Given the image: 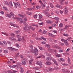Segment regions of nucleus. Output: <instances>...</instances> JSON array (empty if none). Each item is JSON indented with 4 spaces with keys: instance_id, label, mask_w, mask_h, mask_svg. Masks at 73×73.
Listing matches in <instances>:
<instances>
[{
    "instance_id": "nucleus-1",
    "label": "nucleus",
    "mask_w": 73,
    "mask_h": 73,
    "mask_svg": "<svg viewBox=\"0 0 73 73\" xmlns=\"http://www.w3.org/2000/svg\"><path fill=\"white\" fill-rule=\"evenodd\" d=\"M22 62L21 64L23 65H24L26 64V59L25 58H23L22 59Z\"/></svg>"
},
{
    "instance_id": "nucleus-2",
    "label": "nucleus",
    "mask_w": 73,
    "mask_h": 73,
    "mask_svg": "<svg viewBox=\"0 0 73 73\" xmlns=\"http://www.w3.org/2000/svg\"><path fill=\"white\" fill-rule=\"evenodd\" d=\"M63 12L66 15H67L68 13V8L67 7H65L64 10Z\"/></svg>"
},
{
    "instance_id": "nucleus-3",
    "label": "nucleus",
    "mask_w": 73,
    "mask_h": 73,
    "mask_svg": "<svg viewBox=\"0 0 73 73\" xmlns=\"http://www.w3.org/2000/svg\"><path fill=\"white\" fill-rule=\"evenodd\" d=\"M36 63L37 65H39V66L41 68L42 67V62H37Z\"/></svg>"
},
{
    "instance_id": "nucleus-4",
    "label": "nucleus",
    "mask_w": 73,
    "mask_h": 73,
    "mask_svg": "<svg viewBox=\"0 0 73 73\" xmlns=\"http://www.w3.org/2000/svg\"><path fill=\"white\" fill-rule=\"evenodd\" d=\"M23 29L25 31H26V32H29L30 31V30L29 29V27H23Z\"/></svg>"
},
{
    "instance_id": "nucleus-5",
    "label": "nucleus",
    "mask_w": 73,
    "mask_h": 73,
    "mask_svg": "<svg viewBox=\"0 0 73 73\" xmlns=\"http://www.w3.org/2000/svg\"><path fill=\"white\" fill-rule=\"evenodd\" d=\"M8 49H9V50H11L12 52H14V51H16L15 50V48H14L11 47H8L7 48Z\"/></svg>"
},
{
    "instance_id": "nucleus-6",
    "label": "nucleus",
    "mask_w": 73,
    "mask_h": 73,
    "mask_svg": "<svg viewBox=\"0 0 73 73\" xmlns=\"http://www.w3.org/2000/svg\"><path fill=\"white\" fill-rule=\"evenodd\" d=\"M17 37L18 38V41H21V36L19 35H17Z\"/></svg>"
},
{
    "instance_id": "nucleus-7",
    "label": "nucleus",
    "mask_w": 73,
    "mask_h": 73,
    "mask_svg": "<svg viewBox=\"0 0 73 73\" xmlns=\"http://www.w3.org/2000/svg\"><path fill=\"white\" fill-rule=\"evenodd\" d=\"M10 25L11 26H13V27H15L16 28H19V26L16 25L15 24H13V23H10Z\"/></svg>"
},
{
    "instance_id": "nucleus-8",
    "label": "nucleus",
    "mask_w": 73,
    "mask_h": 73,
    "mask_svg": "<svg viewBox=\"0 0 73 73\" xmlns=\"http://www.w3.org/2000/svg\"><path fill=\"white\" fill-rule=\"evenodd\" d=\"M64 44L65 45H69V42H68V41L67 40H64Z\"/></svg>"
},
{
    "instance_id": "nucleus-9",
    "label": "nucleus",
    "mask_w": 73,
    "mask_h": 73,
    "mask_svg": "<svg viewBox=\"0 0 73 73\" xmlns=\"http://www.w3.org/2000/svg\"><path fill=\"white\" fill-rule=\"evenodd\" d=\"M17 20L18 21H20L21 22H23V20L21 18H17Z\"/></svg>"
},
{
    "instance_id": "nucleus-10",
    "label": "nucleus",
    "mask_w": 73,
    "mask_h": 73,
    "mask_svg": "<svg viewBox=\"0 0 73 73\" xmlns=\"http://www.w3.org/2000/svg\"><path fill=\"white\" fill-rule=\"evenodd\" d=\"M43 13H45V14H46V16H47V17H49V16H50V15H49V13H46V12H45V11H43Z\"/></svg>"
},
{
    "instance_id": "nucleus-11",
    "label": "nucleus",
    "mask_w": 73,
    "mask_h": 73,
    "mask_svg": "<svg viewBox=\"0 0 73 73\" xmlns=\"http://www.w3.org/2000/svg\"><path fill=\"white\" fill-rule=\"evenodd\" d=\"M35 6H33V8H27V9L28 10V11H30L31 10H32V9H35Z\"/></svg>"
},
{
    "instance_id": "nucleus-12",
    "label": "nucleus",
    "mask_w": 73,
    "mask_h": 73,
    "mask_svg": "<svg viewBox=\"0 0 73 73\" xmlns=\"http://www.w3.org/2000/svg\"><path fill=\"white\" fill-rule=\"evenodd\" d=\"M5 16H6V17H9V18H11L12 17L11 16V15L9 14H5Z\"/></svg>"
},
{
    "instance_id": "nucleus-13",
    "label": "nucleus",
    "mask_w": 73,
    "mask_h": 73,
    "mask_svg": "<svg viewBox=\"0 0 73 73\" xmlns=\"http://www.w3.org/2000/svg\"><path fill=\"white\" fill-rule=\"evenodd\" d=\"M45 64L46 65H51V63L50 62H47Z\"/></svg>"
},
{
    "instance_id": "nucleus-14",
    "label": "nucleus",
    "mask_w": 73,
    "mask_h": 73,
    "mask_svg": "<svg viewBox=\"0 0 73 73\" xmlns=\"http://www.w3.org/2000/svg\"><path fill=\"white\" fill-rule=\"evenodd\" d=\"M48 4L50 5V7L52 8H54V7H53V6L52 3H48Z\"/></svg>"
},
{
    "instance_id": "nucleus-15",
    "label": "nucleus",
    "mask_w": 73,
    "mask_h": 73,
    "mask_svg": "<svg viewBox=\"0 0 73 73\" xmlns=\"http://www.w3.org/2000/svg\"><path fill=\"white\" fill-rule=\"evenodd\" d=\"M21 69V73H23L24 72V69H23V68L22 67H21L20 68Z\"/></svg>"
},
{
    "instance_id": "nucleus-16",
    "label": "nucleus",
    "mask_w": 73,
    "mask_h": 73,
    "mask_svg": "<svg viewBox=\"0 0 73 73\" xmlns=\"http://www.w3.org/2000/svg\"><path fill=\"white\" fill-rule=\"evenodd\" d=\"M4 3L5 4V5H8V6H9V3L7 1H4Z\"/></svg>"
},
{
    "instance_id": "nucleus-17",
    "label": "nucleus",
    "mask_w": 73,
    "mask_h": 73,
    "mask_svg": "<svg viewBox=\"0 0 73 73\" xmlns=\"http://www.w3.org/2000/svg\"><path fill=\"white\" fill-rule=\"evenodd\" d=\"M46 22L48 23H49V24H52L53 23V21H47Z\"/></svg>"
},
{
    "instance_id": "nucleus-18",
    "label": "nucleus",
    "mask_w": 73,
    "mask_h": 73,
    "mask_svg": "<svg viewBox=\"0 0 73 73\" xmlns=\"http://www.w3.org/2000/svg\"><path fill=\"white\" fill-rule=\"evenodd\" d=\"M33 69H35V70H39L40 69V68L37 67H33Z\"/></svg>"
},
{
    "instance_id": "nucleus-19",
    "label": "nucleus",
    "mask_w": 73,
    "mask_h": 73,
    "mask_svg": "<svg viewBox=\"0 0 73 73\" xmlns=\"http://www.w3.org/2000/svg\"><path fill=\"white\" fill-rule=\"evenodd\" d=\"M56 7L57 8H61L62 7L59 5H56Z\"/></svg>"
},
{
    "instance_id": "nucleus-20",
    "label": "nucleus",
    "mask_w": 73,
    "mask_h": 73,
    "mask_svg": "<svg viewBox=\"0 0 73 73\" xmlns=\"http://www.w3.org/2000/svg\"><path fill=\"white\" fill-rule=\"evenodd\" d=\"M45 46L47 48H49L50 47V45L48 44H46L45 45Z\"/></svg>"
},
{
    "instance_id": "nucleus-21",
    "label": "nucleus",
    "mask_w": 73,
    "mask_h": 73,
    "mask_svg": "<svg viewBox=\"0 0 73 73\" xmlns=\"http://www.w3.org/2000/svg\"><path fill=\"white\" fill-rule=\"evenodd\" d=\"M9 40H11V41H13L14 40V38L12 37H10L9 38Z\"/></svg>"
},
{
    "instance_id": "nucleus-22",
    "label": "nucleus",
    "mask_w": 73,
    "mask_h": 73,
    "mask_svg": "<svg viewBox=\"0 0 73 73\" xmlns=\"http://www.w3.org/2000/svg\"><path fill=\"white\" fill-rule=\"evenodd\" d=\"M33 60L32 59L30 60L29 62V64H32V61H33Z\"/></svg>"
},
{
    "instance_id": "nucleus-23",
    "label": "nucleus",
    "mask_w": 73,
    "mask_h": 73,
    "mask_svg": "<svg viewBox=\"0 0 73 73\" xmlns=\"http://www.w3.org/2000/svg\"><path fill=\"white\" fill-rule=\"evenodd\" d=\"M68 62L69 64H70V58L69 57H68Z\"/></svg>"
},
{
    "instance_id": "nucleus-24",
    "label": "nucleus",
    "mask_w": 73,
    "mask_h": 73,
    "mask_svg": "<svg viewBox=\"0 0 73 73\" xmlns=\"http://www.w3.org/2000/svg\"><path fill=\"white\" fill-rule=\"evenodd\" d=\"M31 29V30H32V31H35V28L33 27H31V26H29V29Z\"/></svg>"
},
{
    "instance_id": "nucleus-25",
    "label": "nucleus",
    "mask_w": 73,
    "mask_h": 73,
    "mask_svg": "<svg viewBox=\"0 0 73 73\" xmlns=\"http://www.w3.org/2000/svg\"><path fill=\"white\" fill-rule=\"evenodd\" d=\"M18 15L19 16H20V17H23V18L24 17V15H22L21 14H18Z\"/></svg>"
},
{
    "instance_id": "nucleus-26",
    "label": "nucleus",
    "mask_w": 73,
    "mask_h": 73,
    "mask_svg": "<svg viewBox=\"0 0 73 73\" xmlns=\"http://www.w3.org/2000/svg\"><path fill=\"white\" fill-rule=\"evenodd\" d=\"M4 52L5 53V54L8 53V50H5L4 51Z\"/></svg>"
},
{
    "instance_id": "nucleus-27",
    "label": "nucleus",
    "mask_w": 73,
    "mask_h": 73,
    "mask_svg": "<svg viewBox=\"0 0 73 73\" xmlns=\"http://www.w3.org/2000/svg\"><path fill=\"white\" fill-rule=\"evenodd\" d=\"M63 35L64 36H66L67 37H68L69 36V35L65 33Z\"/></svg>"
},
{
    "instance_id": "nucleus-28",
    "label": "nucleus",
    "mask_w": 73,
    "mask_h": 73,
    "mask_svg": "<svg viewBox=\"0 0 73 73\" xmlns=\"http://www.w3.org/2000/svg\"><path fill=\"white\" fill-rule=\"evenodd\" d=\"M59 27L60 28H62L63 27V24L62 23H60L59 25Z\"/></svg>"
},
{
    "instance_id": "nucleus-29",
    "label": "nucleus",
    "mask_w": 73,
    "mask_h": 73,
    "mask_svg": "<svg viewBox=\"0 0 73 73\" xmlns=\"http://www.w3.org/2000/svg\"><path fill=\"white\" fill-rule=\"evenodd\" d=\"M52 27H56L57 26V25L55 24H53L52 25Z\"/></svg>"
},
{
    "instance_id": "nucleus-30",
    "label": "nucleus",
    "mask_w": 73,
    "mask_h": 73,
    "mask_svg": "<svg viewBox=\"0 0 73 73\" xmlns=\"http://www.w3.org/2000/svg\"><path fill=\"white\" fill-rule=\"evenodd\" d=\"M46 60L48 61H50L51 60V58L49 57H47L46 58Z\"/></svg>"
},
{
    "instance_id": "nucleus-31",
    "label": "nucleus",
    "mask_w": 73,
    "mask_h": 73,
    "mask_svg": "<svg viewBox=\"0 0 73 73\" xmlns=\"http://www.w3.org/2000/svg\"><path fill=\"white\" fill-rule=\"evenodd\" d=\"M20 32V30H19L17 31H16L15 32V33H17V34H18L19 33V32Z\"/></svg>"
},
{
    "instance_id": "nucleus-32",
    "label": "nucleus",
    "mask_w": 73,
    "mask_h": 73,
    "mask_svg": "<svg viewBox=\"0 0 73 73\" xmlns=\"http://www.w3.org/2000/svg\"><path fill=\"white\" fill-rule=\"evenodd\" d=\"M54 19L55 20H59V18L58 17H56L54 18Z\"/></svg>"
},
{
    "instance_id": "nucleus-33",
    "label": "nucleus",
    "mask_w": 73,
    "mask_h": 73,
    "mask_svg": "<svg viewBox=\"0 0 73 73\" xmlns=\"http://www.w3.org/2000/svg\"><path fill=\"white\" fill-rule=\"evenodd\" d=\"M32 52V53H34V54H35V55H37V52H35V51L33 50Z\"/></svg>"
},
{
    "instance_id": "nucleus-34",
    "label": "nucleus",
    "mask_w": 73,
    "mask_h": 73,
    "mask_svg": "<svg viewBox=\"0 0 73 73\" xmlns=\"http://www.w3.org/2000/svg\"><path fill=\"white\" fill-rule=\"evenodd\" d=\"M60 60L61 61H62L63 62L65 61V60L62 58H60Z\"/></svg>"
},
{
    "instance_id": "nucleus-35",
    "label": "nucleus",
    "mask_w": 73,
    "mask_h": 73,
    "mask_svg": "<svg viewBox=\"0 0 73 73\" xmlns=\"http://www.w3.org/2000/svg\"><path fill=\"white\" fill-rule=\"evenodd\" d=\"M71 39H72V38L70 37H68V38H67L66 40H68V41H70V40Z\"/></svg>"
},
{
    "instance_id": "nucleus-36",
    "label": "nucleus",
    "mask_w": 73,
    "mask_h": 73,
    "mask_svg": "<svg viewBox=\"0 0 73 73\" xmlns=\"http://www.w3.org/2000/svg\"><path fill=\"white\" fill-rule=\"evenodd\" d=\"M41 38H42V39H43V40L44 41H46V38H44L43 36H41Z\"/></svg>"
},
{
    "instance_id": "nucleus-37",
    "label": "nucleus",
    "mask_w": 73,
    "mask_h": 73,
    "mask_svg": "<svg viewBox=\"0 0 73 73\" xmlns=\"http://www.w3.org/2000/svg\"><path fill=\"white\" fill-rule=\"evenodd\" d=\"M10 14L11 15V16H13V17H14V16H15V15H14V14L12 12H10Z\"/></svg>"
},
{
    "instance_id": "nucleus-38",
    "label": "nucleus",
    "mask_w": 73,
    "mask_h": 73,
    "mask_svg": "<svg viewBox=\"0 0 73 73\" xmlns=\"http://www.w3.org/2000/svg\"><path fill=\"white\" fill-rule=\"evenodd\" d=\"M69 27V26L66 25L65 26V28L64 29H68Z\"/></svg>"
},
{
    "instance_id": "nucleus-39",
    "label": "nucleus",
    "mask_w": 73,
    "mask_h": 73,
    "mask_svg": "<svg viewBox=\"0 0 73 73\" xmlns=\"http://www.w3.org/2000/svg\"><path fill=\"white\" fill-rule=\"evenodd\" d=\"M36 8L37 9H40L41 8V6H37L36 7Z\"/></svg>"
},
{
    "instance_id": "nucleus-40",
    "label": "nucleus",
    "mask_w": 73,
    "mask_h": 73,
    "mask_svg": "<svg viewBox=\"0 0 73 73\" xmlns=\"http://www.w3.org/2000/svg\"><path fill=\"white\" fill-rule=\"evenodd\" d=\"M63 55H69V53H66L65 54V53H63Z\"/></svg>"
},
{
    "instance_id": "nucleus-41",
    "label": "nucleus",
    "mask_w": 73,
    "mask_h": 73,
    "mask_svg": "<svg viewBox=\"0 0 73 73\" xmlns=\"http://www.w3.org/2000/svg\"><path fill=\"white\" fill-rule=\"evenodd\" d=\"M9 5H11V6H13V5H12V1H10L9 2Z\"/></svg>"
},
{
    "instance_id": "nucleus-42",
    "label": "nucleus",
    "mask_w": 73,
    "mask_h": 73,
    "mask_svg": "<svg viewBox=\"0 0 73 73\" xmlns=\"http://www.w3.org/2000/svg\"><path fill=\"white\" fill-rule=\"evenodd\" d=\"M42 17V15H39V19H41Z\"/></svg>"
},
{
    "instance_id": "nucleus-43",
    "label": "nucleus",
    "mask_w": 73,
    "mask_h": 73,
    "mask_svg": "<svg viewBox=\"0 0 73 73\" xmlns=\"http://www.w3.org/2000/svg\"><path fill=\"white\" fill-rule=\"evenodd\" d=\"M11 35L12 37H15V35L13 33H12L11 34Z\"/></svg>"
},
{
    "instance_id": "nucleus-44",
    "label": "nucleus",
    "mask_w": 73,
    "mask_h": 73,
    "mask_svg": "<svg viewBox=\"0 0 73 73\" xmlns=\"http://www.w3.org/2000/svg\"><path fill=\"white\" fill-rule=\"evenodd\" d=\"M34 18H35V19H37V14L34 15Z\"/></svg>"
},
{
    "instance_id": "nucleus-45",
    "label": "nucleus",
    "mask_w": 73,
    "mask_h": 73,
    "mask_svg": "<svg viewBox=\"0 0 73 73\" xmlns=\"http://www.w3.org/2000/svg\"><path fill=\"white\" fill-rule=\"evenodd\" d=\"M23 25H26L27 26L28 25V24L27 23H26V22H24L23 23Z\"/></svg>"
},
{
    "instance_id": "nucleus-46",
    "label": "nucleus",
    "mask_w": 73,
    "mask_h": 73,
    "mask_svg": "<svg viewBox=\"0 0 73 73\" xmlns=\"http://www.w3.org/2000/svg\"><path fill=\"white\" fill-rule=\"evenodd\" d=\"M66 70L64 69H63L62 70V71L63 72H64V73H65V72H66Z\"/></svg>"
},
{
    "instance_id": "nucleus-47",
    "label": "nucleus",
    "mask_w": 73,
    "mask_h": 73,
    "mask_svg": "<svg viewBox=\"0 0 73 73\" xmlns=\"http://www.w3.org/2000/svg\"><path fill=\"white\" fill-rule=\"evenodd\" d=\"M36 40H41V39L40 38H39L37 37H36Z\"/></svg>"
},
{
    "instance_id": "nucleus-48",
    "label": "nucleus",
    "mask_w": 73,
    "mask_h": 73,
    "mask_svg": "<svg viewBox=\"0 0 73 73\" xmlns=\"http://www.w3.org/2000/svg\"><path fill=\"white\" fill-rule=\"evenodd\" d=\"M35 52H36V53H37V52H38V50H37V49L36 48H35Z\"/></svg>"
},
{
    "instance_id": "nucleus-49",
    "label": "nucleus",
    "mask_w": 73,
    "mask_h": 73,
    "mask_svg": "<svg viewBox=\"0 0 73 73\" xmlns=\"http://www.w3.org/2000/svg\"><path fill=\"white\" fill-rule=\"evenodd\" d=\"M43 33L44 34H46V33H47V31H44L43 32Z\"/></svg>"
},
{
    "instance_id": "nucleus-50",
    "label": "nucleus",
    "mask_w": 73,
    "mask_h": 73,
    "mask_svg": "<svg viewBox=\"0 0 73 73\" xmlns=\"http://www.w3.org/2000/svg\"><path fill=\"white\" fill-rule=\"evenodd\" d=\"M52 32H54V33H57V32L56 30H53L52 31Z\"/></svg>"
},
{
    "instance_id": "nucleus-51",
    "label": "nucleus",
    "mask_w": 73,
    "mask_h": 73,
    "mask_svg": "<svg viewBox=\"0 0 73 73\" xmlns=\"http://www.w3.org/2000/svg\"><path fill=\"white\" fill-rule=\"evenodd\" d=\"M30 48L31 49V50H33V45H31V46H30Z\"/></svg>"
},
{
    "instance_id": "nucleus-52",
    "label": "nucleus",
    "mask_w": 73,
    "mask_h": 73,
    "mask_svg": "<svg viewBox=\"0 0 73 73\" xmlns=\"http://www.w3.org/2000/svg\"><path fill=\"white\" fill-rule=\"evenodd\" d=\"M16 47H17V48H19V47H20V46H19V44H16Z\"/></svg>"
},
{
    "instance_id": "nucleus-53",
    "label": "nucleus",
    "mask_w": 73,
    "mask_h": 73,
    "mask_svg": "<svg viewBox=\"0 0 73 73\" xmlns=\"http://www.w3.org/2000/svg\"><path fill=\"white\" fill-rule=\"evenodd\" d=\"M7 42V44H10V45H11L12 44V43H11V42H10L9 41Z\"/></svg>"
},
{
    "instance_id": "nucleus-54",
    "label": "nucleus",
    "mask_w": 73,
    "mask_h": 73,
    "mask_svg": "<svg viewBox=\"0 0 73 73\" xmlns=\"http://www.w3.org/2000/svg\"><path fill=\"white\" fill-rule=\"evenodd\" d=\"M1 33H2V34H3V35H6V36H8V34H7L5 33H4L3 32H2Z\"/></svg>"
},
{
    "instance_id": "nucleus-55",
    "label": "nucleus",
    "mask_w": 73,
    "mask_h": 73,
    "mask_svg": "<svg viewBox=\"0 0 73 73\" xmlns=\"http://www.w3.org/2000/svg\"><path fill=\"white\" fill-rule=\"evenodd\" d=\"M14 4L15 5V8H17V6H18V5L16 4V3H14Z\"/></svg>"
},
{
    "instance_id": "nucleus-56",
    "label": "nucleus",
    "mask_w": 73,
    "mask_h": 73,
    "mask_svg": "<svg viewBox=\"0 0 73 73\" xmlns=\"http://www.w3.org/2000/svg\"><path fill=\"white\" fill-rule=\"evenodd\" d=\"M52 34L51 33H50L48 34V35L49 36H50L51 37H52Z\"/></svg>"
},
{
    "instance_id": "nucleus-57",
    "label": "nucleus",
    "mask_w": 73,
    "mask_h": 73,
    "mask_svg": "<svg viewBox=\"0 0 73 73\" xmlns=\"http://www.w3.org/2000/svg\"><path fill=\"white\" fill-rule=\"evenodd\" d=\"M53 68H49V72H52V70H53Z\"/></svg>"
},
{
    "instance_id": "nucleus-58",
    "label": "nucleus",
    "mask_w": 73,
    "mask_h": 73,
    "mask_svg": "<svg viewBox=\"0 0 73 73\" xmlns=\"http://www.w3.org/2000/svg\"><path fill=\"white\" fill-rule=\"evenodd\" d=\"M16 66H17V65H14L13 66V68H16Z\"/></svg>"
},
{
    "instance_id": "nucleus-59",
    "label": "nucleus",
    "mask_w": 73,
    "mask_h": 73,
    "mask_svg": "<svg viewBox=\"0 0 73 73\" xmlns=\"http://www.w3.org/2000/svg\"><path fill=\"white\" fill-rule=\"evenodd\" d=\"M55 48H58V49H60V47H59L57 46L56 45L55 46Z\"/></svg>"
},
{
    "instance_id": "nucleus-60",
    "label": "nucleus",
    "mask_w": 73,
    "mask_h": 73,
    "mask_svg": "<svg viewBox=\"0 0 73 73\" xmlns=\"http://www.w3.org/2000/svg\"><path fill=\"white\" fill-rule=\"evenodd\" d=\"M3 9H5V10H6V11H8V9H7V8L6 7H3Z\"/></svg>"
},
{
    "instance_id": "nucleus-61",
    "label": "nucleus",
    "mask_w": 73,
    "mask_h": 73,
    "mask_svg": "<svg viewBox=\"0 0 73 73\" xmlns=\"http://www.w3.org/2000/svg\"><path fill=\"white\" fill-rule=\"evenodd\" d=\"M70 72L69 71H68L67 70H66V72H65V73H70Z\"/></svg>"
},
{
    "instance_id": "nucleus-62",
    "label": "nucleus",
    "mask_w": 73,
    "mask_h": 73,
    "mask_svg": "<svg viewBox=\"0 0 73 73\" xmlns=\"http://www.w3.org/2000/svg\"><path fill=\"white\" fill-rule=\"evenodd\" d=\"M16 72H17V71L14 70L13 71L11 72V73H16Z\"/></svg>"
},
{
    "instance_id": "nucleus-63",
    "label": "nucleus",
    "mask_w": 73,
    "mask_h": 73,
    "mask_svg": "<svg viewBox=\"0 0 73 73\" xmlns=\"http://www.w3.org/2000/svg\"><path fill=\"white\" fill-rule=\"evenodd\" d=\"M41 6L42 8H44V7H45V5L43 4L41 5Z\"/></svg>"
},
{
    "instance_id": "nucleus-64",
    "label": "nucleus",
    "mask_w": 73,
    "mask_h": 73,
    "mask_svg": "<svg viewBox=\"0 0 73 73\" xmlns=\"http://www.w3.org/2000/svg\"><path fill=\"white\" fill-rule=\"evenodd\" d=\"M63 51H64V50H59V52H63Z\"/></svg>"
}]
</instances>
